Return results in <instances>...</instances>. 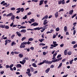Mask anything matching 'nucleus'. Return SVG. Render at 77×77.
<instances>
[{
  "mask_svg": "<svg viewBox=\"0 0 77 77\" xmlns=\"http://www.w3.org/2000/svg\"><path fill=\"white\" fill-rule=\"evenodd\" d=\"M48 15H46L42 19V20H44V19H48Z\"/></svg>",
  "mask_w": 77,
  "mask_h": 77,
  "instance_id": "4468645a",
  "label": "nucleus"
},
{
  "mask_svg": "<svg viewBox=\"0 0 77 77\" xmlns=\"http://www.w3.org/2000/svg\"><path fill=\"white\" fill-rule=\"evenodd\" d=\"M26 60H23L22 61H20V63H21V64H22V65H24L25 63H26Z\"/></svg>",
  "mask_w": 77,
  "mask_h": 77,
  "instance_id": "7ed1b4c3",
  "label": "nucleus"
},
{
  "mask_svg": "<svg viewBox=\"0 0 77 77\" xmlns=\"http://www.w3.org/2000/svg\"><path fill=\"white\" fill-rule=\"evenodd\" d=\"M39 45L41 46V45H45L44 43H40L39 44Z\"/></svg>",
  "mask_w": 77,
  "mask_h": 77,
  "instance_id": "79ce46f5",
  "label": "nucleus"
},
{
  "mask_svg": "<svg viewBox=\"0 0 77 77\" xmlns=\"http://www.w3.org/2000/svg\"><path fill=\"white\" fill-rule=\"evenodd\" d=\"M56 42H53V44H54V47H56V46H57V45H58V44H56Z\"/></svg>",
  "mask_w": 77,
  "mask_h": 77,
  "instance_id": "6e6552de",
  "label": "nucleus"
},
{
  "mask_svg": "<svg viewBox=\"0 0 77 77\" xmlns=\"http://www.w3.org/2000/svg\"><path fill=\"white\" fill-rule=\"evenodd\" d=\"M64 53V55H66V54H67V50L66 49L65 50Z\"/></svg>",
  "mask_w": 77,
  "mask_h": 77,
  "instance_id": "473e14b6",
  "label": "nucleus"
},
{
  "mask_svg": "<svg viewBox=\"0 0 77 77\" xmlns=\"http://www.w3.org/2000/svg\"><path fill=\"white\" fill-rule=\"evenodd\" d=\"M54 15L55 18H57L58 17V16H59V12L57 11L55 13Z\"/></svg>",
  "mask_w": 77,
  "mask_h": 77,
  "instance_id": "423d86ee",
  "label": "nucleus"
},
{
  "mask_svg": "<svg viewBox=\"0 0 77 77\" xmlns=\"http://www.w3.org/2000/svg\"><path fill=\"white\" fill-rule=\"evenodd\" d=\"M47 20H44L43 22L44 25H45L46 24H47V23H48V22H47Z\"/></svg>",
  "mask_w": 77,
  "mask_h": 77,
  "instance_id": "2eb2a0df",
  "label": "nucleus"
},
{
  "mask_svg": "<svg viewBox=\"0 0 77 77\" xmlns=\"http://www.w3.org/2000/svg\"><path fill=\"white\" fill-rule=\"evenodd\" d=\"M31 26H38V23L36 22H35L32 24Z\"/></svg>",
  "mask_w": 77,
  "mask_h": 77,
  "instance_id": "0eeeda50",
  "label": "nucleus"
},
{
  "mask_svg": "<svg viewBox=\"0 0 77 77\" xmlns=\"http://www.w3.org/2000/svg\"><path fill=\"white\" fill-rule=\"evenodd\" d=\"M62 63H61L57 67V68H60L61 66H62Z\"/></svg>",
  "mask_w": 77,
  "mask_h": 77,
  "instance_id": "7c9ffc66",
  "label": "nucleus"
},
{
  "mask_svg": "<svg viewBox=\"0 0 77 77\" xmlns=\"http://www.w3.org/2000/svg\"><path fill=\"white\" fill-rule=\"evenodd\" d=\"M13 13H10L9 14H8L6 15V17H11L12 16H13Z\"/></svg>",
  "mask_w": 77,
  "mask_h": 77,
  "instance_id": "1a4fd4ad",
  "label": "nucleus"
},
{
  "mask_svg": "<svg viewBox=\"0 0 77 77\" xmlns=\"http://www.w3.org/2000/svg\"><path fill=\"white\" fill-rule=\"evenodd\" d=\"M15 37V35H12V36H11V39H14V38Z\"/></svg>",
  "mask_w": 77,
  "mask_h": 77,
  "instance_id": "bf43d9fd",
  "label": "nucleus"
},
{
  "mask_svg": "<svg viewBox=\"0 0 77 77\" xmlns=\"http://www.w3.org/2000/svg\"><path fill=\"white\" fill-rule=\"evenodd\" d=\"M56 31L57 32H58L59 31V28H57L56 29Z\"/></svg>",
  "mask_w": 77,
  "mask_h": 77,
  "instance_id": "5fc2aeb1",
  "label": "nucleus"
},
{
  "mask_svg": "<svg viewBox=\"0 0 77 77\" xmlns=\"http://www.w3.org/2000/svg\"><path fill=\"white\" fill-rule=\"evenodd\" d=\"M5 67L6 68H10V66L8 65H6L5 66Z\"/></svg>",
  "mask_w": 77,
  "mask_h": 77,
  "instance_id": "4d7b16f0",
  "label": "nucleus"
},
{
  "mask_svg": "<svg viewBox=\"0 0 77 77\" xmlns=\"http://www.w3.org/2000/svg\"><path fill=\"white\" fill-rule=\"evenodd\" d=\"M62 4H63V5H65V1L64 0H63L62 1Z\"/></svg>",
  "mask_w": 77,
  "mask_h": 77,
  "instance_id": "49530a36",
  "label": "nucleus"
},
{
  "mask_svg": "<svg viewBox=\"0 0 77 77\" xmlns=\"http://www.w3.org/2000/svg\"><path fill=\"white\" fill-rule=\"evenodd\" d=\"M33 40V38H30L28 39L29 41H32Z\"/></svg>",
  "mask_w": 77,
  "mask_h": 77,
  "instance_id": "2f4dec72",
  "label": "nucleus"
},
{
  "mask_svg": "<svg viewBox=\"0 0 77 77\" xmlns=\"http://www.w3.org/2000/svg\"><path fill=\"white\" fill-rule=\"evenodd\" d=\"M19 57L20 58L23 57V55L20 54L19 55Z\"/></svg>",
  "mask_w": 77,
  "mask_h": 77,
  "instance_id": "a878e982",
  "label": "nucleus"
},
{
  "mask_svg": "<svg viewBox=\"0 0 77 77\" xmlns=\"http://www.w3.org/2000/svg\"><path fill=\"white\" fill-rule=\"evenodd\" d=\"M48 28V25H45L43 26V29L41 30V32H44V31L46 29H47Z\"/></svg>",
  "mask_w": 77,
  "mask_h": 77,
  "instance_id": "f03ea898",
  "label": "nucleus"
},
{
  "mask_svg": "<svg viewBox=\"0 0 77 77\" xmlns=\"http://www.w3.org/2000/svg\"><path fill=\"white\" fill-rule=\"evenodd\" d=\"M63 11H64V9H63L62 8V9H61L60 11H59V12H62Z\"/></svg>",
  "mask_w": 77,
  "mask_h": 77,
  "instance_id": "58836bf2",
  "label": "nucleus"
},
{
  "mask_svg": "<svg viewBox=\"0 0 77 77\" xmlns=\"http://www.w3.org/2000/svg\"><path fill=\"white\" fill-rule=\"evenodd\" d=\"M13 66H14L13 64H11L10 66V68H12V67Z\"/></svg>",
  "mask_w": 77,
  "mask_h": 77,
  "instance_id": "774afa93",
  "label": "nucleus"
},
{
  "mask_svg": "<svg viewBox=\"0 0 77 77\" xmlns=\"http://www.w3.org/2000/svg\"><path fill=\"white\" fill-rule=\"evenodd\" d=\"M77 47V44H76L73 46V48H75Z\"/></svg>",
  "mask_w": 77,
  "mask_h": 77,
  "instance_id": "864d4df0",
  "label": "nucleus"
},
{
  "mask_svg": "<svg viewBox=\"0 0 77 77\" xmlns=\"http://www.w3.org/2000/svg\"><path fill=\"white\" fill-rule=\"evenodd\" d=\"M26 39V37H23V38H22V41H24V39Z\"/></svg>",
  "mask_w": 77,
  "mask_h": 77,
  "instance_id": "8fccbe9b",
  "label": "nucleus"
},
{
  "mask_svg": "<svg viewBox=\"0 0 77 77\" xmlns=\"http://www.w3.org/2000/svg\"><path fill=\"white\" fill-rule=\"evenodd\" d=\"M76 15H77V14H75L72 17V18H74L75 17H76Z\"/></svg>",
  "mask_w": 77,
  "mask_h": 77,
  "instance_id": "a19ab883",
  "label": "nucleus"
},
{
  "mask_svg": "<svg viewBox=\"0 0 77 77\" xmlns=\"http://www.w3.org/2000/svg\"><path fill=\"white\" fill-rule=\"evenodd\" d=\"M45 60H43V61L42 62V63H40L39 64H38V65H42L43 64H44V63H45Z\"/></svg>",
  "mask_w": 77,
  "mask_h": 77,
  "instance_id": "dca6fc26",
  "label": "nucleus"
},
{
  "mask_svg": "<svg viewBox=\"0 0 77 77\" xmlns=\"http://www.w3.org/2000/svg\"><path fill=\"white\" fill-rule=\"evenodd\" d=\"M30 68L31 71H32V72H33V71H34V69H33V67H30Z\"/></svg>",
  "mask_w": 77,
  "mask_h": 77,
  "instance_id": "37998d69",
  "label": "nucleus"
},
{
  "mask_svg": "<svg viewBox=\"0 0 77 77\" xmlns=\"http://www.w3.org/2000/svg\"><path fill=\"white\" fill-rule=\"evenodd\" d=\"M75 41H74L71 42L72 44H75Z\"/></svg>",
  "mask_w": 77,
  "mask_h": 77,
  "instance_id": "603ef678",
  "label": "nucleus"
},
{
  "mask_svg": "<svg viewBox=\"0 0 77 77\" xmlns=\"http://www.w3.org/2000/svg\"><path fill=\"white\" fill-rule=\"evenodd\" d=\"M30 44H31V42H30L29 41H28L27 42V44H28V45H29Z\"/></svg>",
  "mask_w": 77,
  "mask_h": 77,
  "instance_id": "e2e57ef3",
  "label": "nucleus"
},
{
  "mask_svg": "<svg viewBox=\"0 0 77 77\" xmlns=\"http://www.w3.org/2000/svg\"><path fill=\"white\" fill-rule=\"evenodd\" d=\"M32 65L34 67H37V66L36 64L35 63H33L32 64Z\"/></svg>",
  "mask_w": 77,
  "mask_h": 77,
  "instance_id": "bb28decb",
  "label": "nucleus"
},
{
  "mask_svg": "<svg viewBox=\"0 0 77 77\" xmlns=\"http://www.w3.org/2000/svg\"><path fill=\"white\" fill-rule=\"evenodd\" d=\"M16 67L17 68H21V65L20 64H17L16 65Z\"/></svg>",
  "mask_w": 77,
  "mask_h": 77,
  "instance_id": "f3484780",
  "label": "nucleus"
},
{
  "mask_svg": "<svg viewBox=\"0 0 77 77\" xmlns=\"http://www.w3.org/2000/svg\"><path fill=\"white\" fill-rule=\"evenodd\" d=\"M11 11H13L14 10H15V8H11Z\"/></svg>",
  "mask_w": 77,
  "mask_h": 77,
  "instance_id": "0e129e2a",
  "label": "nucleus"
},
{
  "mask_svg": "<svg viewBox=\"0 0 77 77\" xmlns=\"http://www.w3.org/2000/svg\"><path fill=\"white\" fill-rule=\"evenodd\" d=\"M58 4L60 5L61 3H62V1L60 0L58 2Z\"/></svg>",
  "mask_w": 77,
  "mask_h": 77,
  "instance_id": "6e6d98bb",
  "label": "nucleus"
},
{
  "mask_svg": "<svg viewBox=\"0 0 77 77\" xmlns=\"http://www.w3.org/2000/svg\"><path fill=\"white\" fill-rule=\"evenodd\" d=\"M26 27L24 26H22L20 27V28L19 29H26Z\"/></svg>",
  "mask_w": 77,
  "mask_h": 77,
  "instance_id": "393cba45",
  "label": "nucleus"
},
{
  "mask_svg": "<svg viewBox=\"0 0 77 77\" xmlns=\"http://www.w3.org/2000/svg\"><path fill=\"white\" fill-rule=\"evenodd\" d=\"M64 32H66L67 31V26H65L64 27Z\"/></svg>",
  "mask_w": 77,
  "mask_h": 77,
  "instance_id": "4be33fe9",
  "label": "nucleus"
},
{
  "mask_svg": "<svg viewBox=\"0 0 77 77\" xmlns=\"http://www.w3.org/2000/svg\"><path fill=\"white\" fill-rule=\"evenodd\" d=\"M74 12L73 10H71L69 12V14L71 15L72 14V13Z\"/></svg>",
  "mask_w": 77,
  "mask_h": 77,
  "instance_id": "a211bd4d",
  "label": "nucleus"
},
{
  "mask_svg": "<svg viewBox=\"0 0 77 77\" xmlns=\"http://www.w3.org/2000/svg\"><path fill=\"white\" fill-rule=\"evenodd\" d=\"M56 35L54 34L53 35V39H54V38H56Z\"/></svg>",
  "mask_w": 77,
  "mask_h": 77,
  "instance_id": "de8ad7c7",
  "label": "nucleus"
},
{
  "mask_svg": "<svg viewBox=\"0 0 77 77\" xmlns=\"http://www.w3.org/2000/svg\"><path fill=\"white\" fill-rule=\"evenodd\" d=\"M20 32H16V33H17V35L18 36L20 37L21 36V34L20 33Z\"/></svg>",
  "mask_w": 77,
  "mask_h": 77,
  "instance_id": "9d476101",
  "label": "nucleus"
},
{
  "mask_svg": "<svg viewBox=\"0 0 77 77\" xmlns=\"http://www.w3.org/2000/svg\"><path fill=\"white\" fill-rule=\"evenodd\" d=\"M62 59V57H61L57 59H53L51 61H46V60H45V63H47V64H50L52 63L56 62H59V60H61Z\"/></svg>",
  "mask_w": 77,
  "mask_h": 77,
  "instance_id": "f257e3e1",
  "label": "nucleus"
},
{
  "mask_svg": "<svg viewBox=\"0 0 77 77\" xmlns=\"http://www.w3.org/2000/svg\"><path fill=\"white\" fill-rule=\"evenodd\" d=\"M26 46L24 45H21L20 46V48H25Z\"/></svg>",
  "mask_w": 77,
  "mask_h": 77,
  "instance_id": "6ab92c4d",
  "label": "nucleus"
},
{
  "mask_svg": "<svg viewBox=\"0 0 77 77\" xmlns=\"http://www.w3.org/2000/svg\"><path fill=\"white\" fill-rule=\"evenodd\" d=\"M4 28H5V29H9V26L6 25V26H5Z\"/></svg>",
  "mask_w": 77,
  "mask_h": 77,
  "instance_id": "c756f323",
  "label": "nucleus"
},
{
  "mask_svg": "<svg viewBox=\"0 0 77 77\" xmlns=\"http://www.w3.org/2000/svg\"><path fill=\"white\" fill-rule=\"evenodd\" d=\"M27 16L26 15H25L24 17H23L22 18V19H24V20L26 19V18H27Z\"/></svg>",
  "mask_w": 77,
  "mask_h": 77,
  "instance_id": "ea45409f",
  "label": "nucleus"
},
{
  "mask_svg": "<svg viewBox=\"0 0 77 77\" xmlns=\"http://www.w3.org/2000/svg\"><path fill=\"white\" fill-rule=\"evenodd\" d=\"M61 57V54L59 55L57 57V58H59V57Z\"/></svg>",
  "mask_w": 77,
  "mask_h": 77,
  "instance_id": "69168bd1",
  "label": "nucleus"
},
{
  "mask_svg": "<svg viewBox=\"0 0 77 77\" xmlns=\"http://www.w3.org/2000/svg\"><path fill=\"white\" fill-rule=\"evenodd\" d=\"M15 18V15H13L11 16V20H13V22H14Z\"/></svg>",
  "mask_w": 77,
  "mask_h": 77,
  "instance_id": "20e7f679",
  "label": "nucleus"
},
{
  "mask_svg": "<svg viewBox=\"0 0 77 77\" xmlns=\"http://www.w3.org/2000/svg\"><path fill=\"white\" fill-rule=\"evenodd\" d=\"M14 53L16 54H18L19 53H20V52H17V51H14Z\"/></svg>",
  "mask_w": 77,
  "mask_h": 77,
  "instance_id": "3c124183",
  "label": "nucleus"
},
{
  "mask_svg": "<svg viewBox=\"0 0 77 77\" xmlns=\"http://www.w3.org/2000/svg\"><path fill=\"white\" fill-rule=\"evenodd\" d=\"M20 11H21V12H24V8H20Z\"/></svg>",
  "mask_w": 77,
  "mask_h": 77,
  "instance_id": "4c0bfd02",
  "label": "nucleus"
},
{
  "mask_svg": "<svg viewBox=\"0 0 77 77\" xmlns=\"http://www.w3.org/2000/svg\"><path fill=\"white\" fill-rule=\"evenodd\" d=\"M27 42H23L21 44V45H27Z\"/></svg>",
  "mask_w": 77,
  "mask_h": 77,
  "instance_id": "b1692460",
  "label": "nucleus"
},
{
  "mask_svg": "<svg viewBox=\"0 0 77 77\" xmlns=\"http://www.w3.org/2000/svg\"><path fill=\"white\" fill-rule=\"evenodd\" d=\"M26 74H27L29 77H30L32 74L30 73H29L28 72H26Z\"/></svg>",
  "mask_w": 77,
  "mask_h": 77,
  "instance_id": "cd10ccee",
  "label": "nucleus"
},
{
  "mask_svg": "<svg viewBox=\"0 0 77 77\" xmlns=\"http://www.w3.org/2000/svg\"><path fill=\"white\" fill-rule=\"evenodd\" d=\"M50 69V68H48L45 71V73H48V72H49Z\"/></svg>",
  "mask_w": 77,
  "mask_h": 77,
  "instance_id": "ddd939ff",
  "label": "nucleus"
},
{
  "mask_svg": "<svg viewBox=\"0 0 77 77\" xmlns=\"http://www.w3.org/2000/svg\"><path fill=\"white\" fill-rule=\"evenodd\" d=\"M43 29V27H37L36 28H34V30H40L41 29Z\"/></svg>",
  "mask_w": 77,
  "mask_h": 77,
  "instance_id": "39448f33",
  "label": "nucleus"
},
{
  "mask_svg": "<svg viewBox=\"0 0 77 77\" xmlns=\"http://www.w3.org/2000/svg\"><path fill=\"white\" fill-rule=\"evenodd\" d=\"M30 20L31 22H32V23H34V22H35V19L33 18L30 19Z\"/></svg>",
  "mask_w": 77,
  "mask_h": 77,
  "instance_id": "72a5a7b5",
  "label": "nucleus"
},
{
  "mask_svg": "<svg viewBox=\"0 0 77 77\" xmlns=\"http://www.w3.org/2000/svg\"><path fill=\"white\" fill-rule=\"evenodd\" d=\"M64 46V44H62L60 45V47H63Z\"/></svg>",
  "mask_w": 77,
  "mask_h": 77,
  "instance_id": "052dcab7",
  "label": "nucleus"
},
{
  "mask_svg": "<svg viewBox=\"0 0 77 77\" xmlns=\"http://www.w3.org/2000/svg\"><path fill=\"white\" fill-rule=\"evenodd\" d=\"M57 53H55L53 55V57H56V55H57Z\"/></svg>",
  "mask_w": 77,
  "mask_h": 77,
  "instance_id": "13d9d810",
  "label": "nucleus"
},
{
  "mask_svg": "<svg viewBox=\"0 0 77 77\" xmlns=\"http://www.w3.org/2000/svg\"><path fill=\"white\" fill-rule=\"evenodd\" d=\"M27 71L28 72H28V73L30 72V69H27Z\"/></svg>",
  "mask_w": 77,
  "mask_h": 77,
  "instance_id": "c03bdc74",
  "label": "nucleus"
},
{
  "mask_svg": "<svg viewBox=\"0 0 77 77\" xmlns=\"http://www.w3.org/2000/svg\"><path fill=\"white\" fill-rule=\"evenodd\" d=\"M20 32H23V33H26V29H22L21 30Z\"/></svg>",
  "mask_w": 77,
  "mask_h": 77,
  "instance_id": "412c9836",
  "label": "nucleus"
},
{
  "mask_svg": "<svg viewBox=\"0 0 77 77\" xmlns=\"http://www.w3.org/2000/svg\"><path fill=\"white\" fill-rule=\"evenodd\" d=\"M5 45H6L7 44H8V39H6L5 41Z\"/></svg>",
  "mask_w": 77,
  "mask_h": 77,
  "instance_id": "5701e85b",
  "label": "nucleus"
},
{
  "mask_svg": "<svg viewBox=\"0 0 77 77\" xmlns=\"http://www.w3.org/2000/svg\"><path fill=\"white\" fill-rule=\"evenodd\" d=\"M32 1L33 2H35V3H37L38 2V0H32Z\"/></svg>",
  "mask_w": 77,
  "mask_h": 77,
  "instance_id": "c9c22d12",
  "label": "nucleus"
},
{
  "mask_svg": "<svg viewBox=\"0 0 77 77\" xmlns=\"http://www.w3.org/2000/svg\"><path fill=\"white\" fill-rule=\"evenodd\" d=\"M0 27L3 29L4 27H5V25L1 24L0 25Z\"/></svg>",
  "mask_w": 77,
  "mask_h": 77,
  "instance_id": "aec40b11",
  "label": "nucleus"
},
{
  "mask_svg": "<svg viewBox=\"0 0 77 77\" xmlns=\"http://www.w3.org/2000/svg\"><path fill=\"white\" fill-rule=\"evenodd\" d=\"M5 3V2L4 1L1 2V5H2L3 4V3Z\"/></svg>",
  "mask_w": 77,
  "mask_h": 77,
  "instance_id": "338daca9",
  "label": "nucleus"
},
{
  "mask_svg": "<svg viewBox=\"0 0 77 77\" xmlns=\"http://www.w3.org/2000/svg\"><path fill=\"white\" fill-rule=\"evenodd\" d=\"M44 2V0H41L40 1V3L39 4V5H42V4L43 3V2Z\"/></svg>",
  "mask_w": 77,
  "mask_h": 77,
  "instance_id": "9b49d317",
  "label": "nucleus"
},
{
  "mask_svg": "<svg viewBox=\"0 0 77 77\" xmlns=\"http://www.w3.org/2000/svg\"><path fill=\"white\" fill-rule=\"evenodd\" d=\"M73 61H74V60L72 59V60L70 61L69 62L71 64H72V62H73Z\"/></svg>",
  "mask_w": 77,
  "mask_h": 77,
  "instance_id": "a18cd8bd",
  "label": "nucleus"
},
{
  "mask_svg": "<svg viewBox=\"0 0 77 77\" xmlns=\"http://www.w3.org/2000/svg\"><path fill=\"white\" fill-rule=\"evenodd\" d=\"M15 44H16V43H15V42H12V43H11V46H13V45H15Z\"/></svg>",
  "mask_w": 77,
  "mask_h": 77,
  "instance_id": "e433bc0d",
  "label": "nucleus"
},
{
  "mask_svg": "<svg viewBox=\"0 0 77 77\" xmlns=\"http://www.w3.org/2000/svg\"><path fill=\"white\" fill-rule=\"evenodd\" d=\"M38 41L40 42H42V41H44V39L42 38L41 39H39Z\"/></svg>",
  "mask_w": 77,
  "mask_h": 77,
  "instance_id": "c85d7f7f",
  "label": "nucleus"
},
{
  "mask_svg": "<svg viewBox=\"0 0 77 77\" xmlns=\"http://www.w3.org/2000/svg\"><path fill=\"white\" fill-rule=\"evenodd\" d=\"M44 3L45 5H46V4L47 3V2H48V1L47 0H45L44 1Z\"/></svg>",
  "mask_w": 77,
  "mask_h": 77,
  "instance_id": "680f3d73",
  "label": "nucleus"
},
{
  "mask_svg": "<svg viewBox=\"0 0 77 77\" xmlns=\"http://www.w3.org/2000/svg\"><path fill=\"white\" fill-rule=\"evenodd\" d=\"M48 48V46H45L44 47H43L42 48V49H47V48Z\"/></svg>",
  "mask_w": 77,
  "mask_h": 77,
  "instance_id": "f704fd0d",
  "label": "nucleus"
},
{
  "mask_svg": "<svg viewBox=\"0 0 77 77\" xmlns=\"http://www.w3.org/2000/svg\"><path fill=\"white\" fill-rule=\"evenodd\" d=\"M71 54H72L71 52L70 51H69L68 53V55H71Z\"/></svg>",
  "mask_w": 77,
  "mask_h": 77,
  "instance_id": "09e8293b",
  "label": "nucleus"
},
{
  "mask_svg": "<svg viewBox=\"0 0 77 77\" xmlns=\"http://www.w3.org/2000/svg\"><path fill=\"white\" fill-rule=\"evenodd\" d=\"M3 6H6L5 7L6 8L7 7H8V6H9V4H7V3H5L3 4Z\"/></svg>",
  "mask_w": 77,
  "mask_h": 77,
  "instance_id": "f8f14e48",
  "label": "nucleus"
}]
</instances>
